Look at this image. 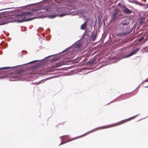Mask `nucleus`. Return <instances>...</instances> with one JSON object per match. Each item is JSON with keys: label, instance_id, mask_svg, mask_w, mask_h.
I'll return each instance as SVG.
<instances>
[{"label": "nucleus", "instance_id": "f257e3e1", "mask_svg": "<svg viewBox=\"0 0 148 148\" xmlns=\"http://www.w3.org/2000/svg\"><path fill=\"white\" fill-rule=\"evenodd\" d=\"M31 13L29 12H24L21 14L17 15L15 16H13L15 18V20L12 21H17L20 23H21L25 21H29L33 20L32 18H26L25 17L26 16L28 15L30 16Z\"/></svg>", "mask_w": 148, "mask_h": 148}, {"label": "nucleus", "instance_id": "f03ea898", "mask_svg": "<svg viewBox=\"0 0 148 148\" xmlns=\"http://www.w3.org/2000/svg\"><path fill=\"white\" fill-rule=\"evenodd\" d=\"M121 8L123 12L125 14H130L132 13V11L128 9L126 6L121 5Z\"/></svg>", "mask_w": 148, "mask_h": 148}, {"label": "nucleus", "instance_id": "7ed1b4c3", "mask_svg": "<svg viewBox=\"0 0 148 148\" xmlns=\"http://www.w3.org/2000/svg\"><path fill=\"white\" fill-rule=\"evenodd\" d=\"M9 19V18L6 17H0V25H4L10 22Z\"/></svg>", "mask_w": 148, "mask_h": 148}, {"label": "nucleus", "instance_id": "20e7f679", "mask_svg": "<svg viewBox=\"0 0 148 148\" xmlns=\"http://www.w3.org/2000/svg\"><path fill=\"white\" fill-rule=\"evenodd\" d=\"M118 12L117 9L115 10V12L113 13L111 18V20L114 21L118 17Z\"/></svg>", "mask_w": 148, "mask_h": 148}, {"label": "nucleus", "instance_id": "39448f33", "mask_svg": "<svg viewBox=\"0 0 148 148\" xmlns=\"http://www.w3.org/2000/svg\"><path fill=\"white\" fill-rule=\"evenodd\" d=\"M140 49L139 48H137L136 50H135L134 51H133L132 52L130 53V54L128 55H124L123 56V58H125L129 57L131 56H132L133 54L136 53L140 50Z\"/></svg>", "mask_w": 148, "mask_h": 148}, {"label": "nucleus", "instance_id": "423d86ee", "mask_svg": "<svg viewBox=\"0 0 148 148\" xmlns=\"http://www.w3.org/2000/svg\"><path fill=\"white\" fill-rule=\"evenodd\" d=\"M87 21H85L83 24L82 25L81 27V29H84L87 27Z\"/></svg>", "mask_w": 148, "mask_h": 148}, {"label": "nucleus", "instance_id": "0eeeda50", "mask_svg": "<svg viewBox=\"0 0 148 148\" xmlns=\"http://www.w3.org/2000/svg\"><path fill=\"white\" fill-rule=\"evenodd\" d=\"M86 134H84L83 135H82V136H78L77 137H75V138H72L71 139H70L69 140V142L71 141H73V140H75V139H77V138H79L82 137L83 136H84L85 135H86Z\"/></svg>", "mask_w": 148, "mask_h": 148}, {"label": "nucleus", "instance_id": "6e6552de", "mask_svg": "<svg viewBox=\"0 0 148 148\" xmlns=\"http://www.w3.org/2000/svg\"><path fill=\"white\" fill-rule=\"evenodd\" d=\"M98 24L99 26H101V20L99 16L98 18Z\"/></svg>", "mask_w": 148, "mask_h": 148}, {"label": "nucleus", "instance_id": "1a4fd4ad", "mask_svg": "<svg viewBox=\"0 0 148 148\" xmlns=\"http://www.w3.org/2000/svg\"><path fill=\"white\" fill-rule=\"evenodd\" d=\"M82 45V44L81 42H79L77 43L75 45V47L76 48H79L81 47Z\"/></svg>", "mask_w": 148, "mask_h": 148}, {"label": "nucleus", "instance_id": "9d476101", "mask_svg": "<svg viewBox=\"0 0 148 148\" xmlns=\"http://www.w3.org/2000/svg\"><path fill=\"white\" fill-rule=\"evenodd\" d=\"M11 67H4L2 68H0V70H8L10 69Z\"/></svg>", "mask_w": 148, "mask_h": 148}, {"label": "nucleus", "instance_id": "9b49d317", "mask_svg": "<svg viewBox=\"0 0 148 148\" xmlns=\"http://www.w3.org/2000/svg\"><path fill=\"white\" fill-rule=\"evenodd\" d=\"M121 24L123 25H127L129 24V22L127 21H124L121 23Z\"/></svg>", "mask_w": 148, "mask_h": 148}, {"label": "nucleus", "instance_id": "f8f14e48", "mask_svg": "<svg viewBox=\"0 0 148 148\" xmlns=\"http://www.w3.org/2000/svg\"><path fill=\"white\" fill-rule=\"evenodd\" d=\"M17 77L16 75H14L12 76V79H11V80H15L16 79V78Z\"/></svg>", "mask_w": 148, "mask_h": 148}, {"label": "nucleus", "instance_id": "ddd939ff", "mask_svg": "<svg viewBox=\"0 0 148 148\" xmlns=\"http://www.w3.org/2000/svg\"><path fill=\"white\" fill-rule=\"evenodd\" d=\"M56 66L58 67H60V66H62V63H58L57 62L56 63Z\"/></svg>", "mask_w": 148, "mask_h": 148}, {"label": "nucleus", "instance_id": "4468645a", "mask_svg": "<svg viewBox=\"0 0 148 148\" xmlns=\"http://www.w3.org/2000/svg\"><path fill=\"white\" fill-rule=\"evenodd\" d=\"M129 1H130V2H132V3H137V4H139V5H143L142 4H139V3H139V2H138L137 1H135L134 0H129Z\"/></svg>", "mask_w": 148, "mask_h": 148}, {"label": "nucleus", "instance_id": "2eb2a0df", "mask_svg": "<svg viewBox=\"0 0 148 148\" xmlns=\"http://www.w3.org/2000/svg\"><path fill=\"white\" fill-rule=\"evenodd\" d=\"M129 120V119H128L121 121V124L123 123L124 122H126L127 121H128Z\"/></svg>", "mask_w": 148, "mask_h": 148}, {"label": "nucleus", "instance_id": "dca6fc26", "mask_svg": "<svg viewBox=\"0 0 148 148\" xmlns=\"http://www.w3.org/2000/svg\"><path fill=\"white\" fill-rule=\"evenodd\" d=\"M144 37H143L140 38L138 40V41L140 42L141 41L144 39Z\"/></svg>", "mask_w": 148, "mask_h": 148}, {"label": "nucleus", "instance_id": "f3484780", "mask_svg": "<svg viewBox=\"0 0 148 148\" xmlns=\"http://www.w3.org/2000/svg\"><path fill=\"white\" fill-rule=\"evenodd\" d=\"M38 61V60H34V61L31 62H30L28 63V64H31V63H34V62H36L37 61Z\"/></svg>", "mask_w": 148, "mask_h": 148}, {"label": "nucleus", "instance_id": "a211bd4d", "mask_svg": "<svg viewBox=\"0 0 148 148\" xmlns=\"http://www.w3.org/2000/svg\"><path fill=\"white\" fill-rule=\"evenodd\" d=\"M148 82V78L145 80L143 82H142V83H143L145 82Z\"/></svg>", "mask_w": 148, "mask_h": 148}, {"label": "nucleus", "instance_id": "6ab92c4d", "mask_svg": "<svg viewBox=\"0 0 148 148\" xmlns=\"http://www.w3.org/2000/svg\"><path fill=\"white\" fill-rule=\"evenodd\" d=\"M66 15V14H60V15H59V16H61V17H62V16H65V15Z\"/></svg>", "mask_w": 148, "mask_h": 148}, {"label": "nucleus", "instance_id": "aec40b11", "mask_svg": "<svg viewBox=\"0 0 148 148\" xmlns=\"http://www.w3.org/2000/svg\"><path fill=\"white\" fill-rule=\"evenodd\" d=\"M55 11H56V13H57V11H58V9H56L55 10Z\"/></svg>", "mask_w": 148, "mask_h": 148}, {"label": "nucleus", "instance_id": "412c9836", "mask_svg": "<svg viewBox=\"0 0 148 148\" xmlns=\"http://www.w3.org/2000/svg\"><path fill=\"white\" fill-rule=\"evenodd\" d=\"M2 78V76L1 75V74H0V79H1Z\"/></svg>", "mask_w": 148, "mask_h": 148}, {"label": "nucleus", "instance_id": "4be33fe9", "mask_svg": "<svg viewBox=\"0 0 148 148\" xmlns=\"http://www.w3.org/2000/svg\"><path fill=\"white\" fill-rule=\"evenodd\" d=\"M118 5L119 6H120V3H119L118 4Z\"/></svg>", "mask_w": 148, "mask_h": 148}, {"label": "nucleus", "instance_id": "5701e85b", "mask_svg": "<svg viewBox=\"0 0 148 148\" xmlns=\"http://www.w3.org/2000/svg\"><path fill=\"white\" fill-rule=\"evenodd\" d=\"M130 32H129V33H127L126 34V33H125V35H126V34H130Z\"/></svg>", "mask_w": 148, "mask_h": 148}, {"label": "nucleus", "instance_id": "b1692460", "mask_svg": "<svg viewBox=\"0 0 148 148\" xmlns=\"http://www.w3.org/2000/svg\"><path fill=\"white\" fill-rule=\"evenodd\" d=\"M123 33H121V35H123Z\"/></svg>", "mask_w": 148, "mask_h": 148}, {"label": "nucleus", "instance_id": "393cba45", "mask_svg": "<svg viewBox=\"0 0 148 148\" xmlns=\"http://www.w3.org/2000/svg\"><path fill=\"white\" fill-rule=\"evenodd\" d=\"M116 2H117V1H115V4L116 3Z\"/></svg>", "mask_w": 148, "mask_h": 148}, {"label": "nucleus", "instance_id": "a878e982", "mask_svg": "<svg viewBox=\"0 0 148 148\" xmlns=\"http://www.w3.org/2000/svg\"><path fill=\"white\" fill-rule=\"evenodd\" d=\"M96 38V37H95V36L94 37V38Z\"/></svg>", "mask_w": 148, "mask_h": 148}, {"label": "nucleus", "instance_id": "bb28decb", "mask_svg": "<svg viewBox=\"0 0 148 148\" xmlns=\"http://www.w3.org/2000/svg\"><path fill=\"white\" fill-rule=\"evenodd\" d=\"M148 87V86H145V87Z\"/></svg>", "mask_w": 148, "mask_h": 148}, {"label": "nucleus", "instance_id": "cd10ccee", "mask_svg": "<svg viewBox=\"0 0 148 148\" xmlns=\"http://www.w3.org/2000/svg\"><path fill=\"white\" fill-rule=\"evenodd\" d=\"M28 5V6H30V5Z\"/></svg>", "mask_w": 148, "mask_h": 148}]
</instances>
